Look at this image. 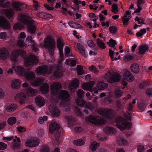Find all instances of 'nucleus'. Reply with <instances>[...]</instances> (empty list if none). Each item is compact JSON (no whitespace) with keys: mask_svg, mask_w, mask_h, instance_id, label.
Here are the masks:
<instances>
[{"mask_svg":"<svg viewBox=\"0 0 152 152\" xmlns=\"http://www.w3.org/2000/svg\"><path fill=\"white\" fill-rule=\"evenodd\" d=\"M64 43L63 39L61 38L58 39L57 41V47L59 50L60 53V59L58 61V64L56 69H54L53 67H50L48 69L46 65L39 66L36 69L35 72L37 75L45 76L46 75H48L51 73L52 71L55 70L53 75L56 78H59L62 75V63L63 60V47Z\"/></svg>","mask_w":152,"mask_h":152,"instance_id":"obj_1","label":"nucleus"},{"mask_svg":"<svg viewBox=\"0 0 152 152\" xmlns=\"http://www.w3.org/2000/svg\"><path fill=\"white\" fill-rule=\"evenodd\" d=\"M19 54L21 57L23 59L24 64L26 67L34 66L39 62L37 58L30 53L28 54L27 57H26V52L20 49H15L12 51L10 56L11 60L14 62L19 61L20 62L22 61L18 60Z\"/></svg>","mask_w":152,"mask_h":152,"instance_id":"obj_2","label":"nucleus"},{"mask_svg":"<svg viewBox=\"0 0 152 152\" xmlns=\"http://www.w3.org/2000/svg\"><path fill=\"white\" fill-rule=\"evenodd\" d=\"M121 75L123 76V79L130 82L133 81L134 79V77L130 72L126 69H123L120 74L117 72L113 74L112 71H109L105 74L104 78L107 81L113 83L119 81L122 78Z\"/></svg>","mask_w":152,"mask_h":152,"instance_id":"obj_3","label":"nucleus"},{"mask_svg":"<svg viewBox=\"0 0 152 152\" xmlns=\"http://www.w3.org/2000/svg\"><path fill=\"white\" fill-rule=\"evenodd\" d=\"M18 20L27 26L29 32L31 34H34L36 27L34 25V21L29 14L21 13L18 15Z\"/></svg>","mask_w":152,"mask_h":152,"instance_id":"obj_4","label":"nucleus"},{"mask_svg":"<svg viewBox=\"0 0 152 152\" xmlns=\"http://www.w3.org/2000/svg\"><path fill=\"white\" fill-rule=\"evenodd\" d=\"M49 131L50 133L54 134L55 141L53 142V145L54 146L58 145L59 143V137L60 136V132L61 129L59 125L57 122H53L49 126Z\"/></svg>","mask_w":152,"mask_h":152,"instance_id":"obj_5","label":"nucleus"},{"mask_svg":"<svg viewBox=\"0 0 152 152\" xmlns=\"http://www.w3.org/2000/svg\"><path fill=\"white\" fill-rule=\"evenodd\" d=\"M41 47L46 48L48 50L49 53L51 56L52 60H49V61L52 62L54 60V57L52 56L53 54L55 42L51 36H48L45 39L44 44H41L40 45Z\"/></svg>","mask_w":152,"mask_h":152,"instance_id":"obj_6","label":"nucleus"},{"mask_svg":"<svg viewBox=\"0 0 152 152\" xmlns=\"http://www.w3.org/2000/svg\"><path fill=\"white\" fill-rule=\"evenodd\" d=\"M115 122L118 128L121 131H123L126 129H129L132 126L131 123L126 122L125 120L121 117H118Z\"/></svg>","mask_w":152,"mask_h":152,"instance_id":"obj_7","label":"nucleus"},{"mask_svg":"<svg viewBox=\"0 0 152 152\" xmlns=\"http://www.w3.org/2000/svg\"><path fill=\"white\" fill-rule=\"evenodd\" d=\"M29 95L25 92H21L17 94L14 97V99L20 104L26 103L29 100Z\"/></svg>","mask_w":152,"mask_h":152,"instance_id":"obj_8","label":"nucleus"},{"mask_svg":"<svg viewBox=\"0 0 152 152\" xmlns=\"http://www.w3.org/2000/svg\"><path fill=\"white\" fill-rule=\"evenodd\" d=\"M86 120L96 126L104 125L106 122L104 119L96 115H90L88 118Z\"/></svg>","mask_w":152,"mask_h":152,"instance_id":"obj_9","label":"nucleus"},{"mask_svg":"<svg viewBox=\"0 0 152 152\" xmlns=\"http://www.w3.org/2000/svg\"><path fill=\"white\" fill-rule=\"evenodd\" d=\"M69 95L67 91L65 90H61L58 94V97L62 100L60 105L61 106H64V108L68 104Z\"/></svg>","mask_w":152,"mask_h":152,"instance_id":"obj_10","label":"nucleus"},{"mask_svg":"<svg viewBox=\"0 0 152 152\" xmlns=\"http://www.w3.org/2000/svg\"><path fill=\"white\" fill-rule=\"evenodd\" d=\"M98 113L99 114L103 115L108 118H112L114 115L113 111L108 108H99L98 110Z\"/></svg>","mask_w":152,"mask_h":152,"instance_id":"obj_11","label":"nucleus"},{"mask_svg":"<svg viewBox=\"0 0 152 152\" xmlns=\"http://www.w3.org/2000/svg\"><path fill=\"white\" fill-rule=\"evenodd\" d=\"M39 144L38 139L36 137H31L26 140L25 145L26 147L32 148L38 146Z\"/></svg>","mask_w":152,"mask_h":152,"instance_id":"obj_12","label":"nucleus"},{"mask_svg":"<svg viewBox=\"0 0 152 152\" xmlns=\"http://www.w3.org/2000/svg\"><path fill=\"white\" fill-rule=\"evenodd\" d=\"M61 84L59 83H53L50 86L51 94L53 96H56L61 89Z\"/></svg>","mask_w":152,"mask_h":152,"instance_id":"obj_13","label":"nucleus"},{"mask_svg":"<svg viewBox=\"0 0 152 152\" xmlns=\"http://www.w3.org/2000/svg\"><path fill=\"white\" fill-rule=\"evenodd\" d=\"M112 94L110 93L109 94L102 93L99 94V97L102 103H110L111 102V99L107 96L110 97L112 96Z\"/></svg>","mask_w":152,"mask_h":152,"instance_id":"obj_14","label":"nucleus"},{"mask_svg":"<svg viewBox=\"0 0 152 152\" xmlns=\"http://www.w3.org/2000/svg\"><path fill=\"white\" fill-rule=\"evenodd\" d=\"M13 69L15 73L21 77H23L26 71L25 69L20 65H16L13 66Z\"/></svg>","mask_w":152,"mask_h":152,"instance_id":"obj_15","label":"nucleus"},{"mask_svg":"<svg viewBox=\"0 0 152 152\" xmlns=\"http://www.w3.org/2000/svg\"><path fill=\"white\" fill-rule=\"evenodd\" d=\"M79 85L78 80L77 79H75L69 84L68 86L69 90L71 92H74L77 88L79 86Z\"/></svg>","mask_w":152,"mask_h":152,"instance_id":"obj_16","label":"nucleus"},{"mask_svg":"<svg viewBox=\"0 0 152 152\" xmlns=\"http://www.w3.org/2000/svg\"><path fill=\"white\" fill-rule=\"evenodd\" d=\"M49 109L50 112L54 116L57 117L59 115L60 111L55 105H50Z\"/></svg>","mask_w":152,"mask_h":152,"instance_id":"obj_17","label":"nucleus"},{"mask_svg":"<svg viewBox=\"0 0 152 152\" xmlns=\"http://www.w3.org/2000/svg\"><path fill=\"white\" fill-rule=\"evenodd\" d=\"M131 12L129 11H126V13L121 18L123 21V25L124 26H127L129 23V21L131 18Z\"/></svg>","mask_w":152,"mask_h":152,"instance_id":"obj_18","label":"nucleus"},{"mask_svg":"<svg viewBox=\"0 0 152 152\" xmlns=\"http://www.w3.org/2000/svg\"><path fill=\"white\" fill-rule=\"evenodd\" d=\"M76 104L78 106L82 107L84 106L85 107L89 109H91L92 106L91 104L86 102L84 100L77 99L75 100Z\"/></svg>","mask_w":152,"mask_h":152,"instance_id":"obj_19","label":"nucleus"},{"mask_svg":"<svg viewBox=\"0 0 152 152\" xmlns=\"http://www.w3.org/2000/svg\"><path fill=\"white\" fill-rule=\"evenodd\" d=\"M95 82L94 81H91L87 83H83L82 88L86 90L92 92V87L94 84Z\"/></svg>","mask_w":152,"mask_h":152,"instance_id":"obj_20","label":"nucleus"},{"mask_svg":"<svg viewBox=\"0 0 152 152\" xmlns=\"http://www.w3.org/2000/svg\"><path fill=\"white\" fill-rule=\"evenodd\" d=\"M10 55L8 50L5 48L0 49V59L5 60L8 58Z\"/></svg>","mask_w":152,"mask_h":152,"instance_id":"obj_21","label":"nucleus"},{"mask_svg":"<svg viewBox=\"0 0 152 152\" xmlns=\"http://www.w3.org/2000/svg\"><path fill=\"white\" fill-rule=\"evenodd\" d=\"M21 84V80L20 79L15 78L11 81L10 86L13 89H17L20 87Z\"/></svg>","mask_w":152,"mask_h":152,"instance_id":"obj_22","label":"nucleus"},{"mask_svg":"<svg viewBox=\"0 0 152 152\" xmlns=\"http://www.w3.org/2000/svg\"><path fill=\"white\" fill-rule=\"evenodd\" d=\"M0 26L3 28L7 29L10 28V25L6 19L0 17Z\"/></svg>","mask_w":152,"mask_h":152,"instance_id":"obj_23","label":"nucleus"},{"mask_svg":"<svg viewBox=\"0 0 152 152\" xmlns=\"http://www.w3.org/2000/svg\"><path fill=\"white\" fill-rule=\"evenodd\" d=\"M104 132L107 135H112L117 133L116 130L113 127L106 126L103 129Z\"/></svg>","mask_w":152,"mask_h":152,"instance_id":"obj_24","label":"nucleus"},{"mask_svg":"<svg viewBox=\"0 0 152 152\" xmlns=\"http://www.w3.org/2000/svg\"><path fill=\"white\" fill-rule=\"evenodd\" d=\"M23 77H24L26 80L31 81L35 78V74L32 71H26Z\"/></svg>","mask_w":152,"mask_h":152,"instance_id":"obj_25","label":"nucleus"},{"mask_svg":"<svg viewBox=\"0 0 152 152\" xmlns=\"http://www.w3.org/2000/svg\"><path fill=\"white\" fill-rule=\"evenodd\" d=\"M0 13L2 15H5L8 18H10L13 15L14 11L12 9L10 10L4 9L0 10Z\"/></svg>","mask_w":152,"mask_h":152,"instance_id":"obj_26","label":"nucleus"},{"mask_svg":"<svg viewBox=\"0 0 152 152\" xmlns=\"http://www.w3.org/2000/svg\"><path fill=\"white\" fill-rule=\"evenodd\" d=\"M23 5L26 4L18 1H14L12 3V6L13 8L17 11H20L21 10V7Z\"/></svg>","mask_w":152,"mask_h":152,"instance_id":"obj_27","label":"nucleus"},{"mask_svg":"<svg viewBox=\"0 0 152 152\" xmlns=\"http://www.w3.org/2000/svg\"><path fill=\"white\" fill-rule=\"evenodd\" d=\"M35 102L38 106L42 107L45 104V100L42 96H38L35 98Z\"/></svg>","mask_w":152,"mask_h":152,"instance_id":"obj_28","label":"nucleus"},{"mask_svg":"<svg viewBox=\"0 0 152 152\" xmlns=\"http://www.w3.org/2000/svg\"><path fill=\"white\" fill-rule=\"evenodd\" d=\"M86 141V137H83L82 138L73 141V143L77 146H80L84 145Z\"/></svg>","mask_w":152,"mask_h":152,"instance_id":"obj_29","label":"nucleus"},{"mask_svg":"<svg viewBox=\"0 0 152 152\" xmlns=\"http://www.w3.org/2000/svg\"><path fill=\"white\" fill-rule=\"evenodd\" d=\"M77 48L78 50L79 53L81 54L84 57H86L88 55L85 52V48L80 44H77Z\"/></svg>","mask_w":152,"mask_h":152,"instance_id":"obj_30","label":"nucleus"},{"mask_svg":"<svg viewBox=\"0 0 152 152\" xmlns=\"http://www.w3.org/2000/svg\"><path fill=\"white\" fill-rule=\"evenodd\" d=\"M44 78L43 77L37 78L35 80H33L31 81V83L34 86H38L42 83L44 81Z\"/></svg>","mask_w":152,"mask_h":152,"instance_id":"obj_31","label":"nucleus"},{"mask_svg":"<svg viewBox=\"0 0 152 152\" xmlns=\"http://www.w3.org/2000/svg\"><path fill=\"white\" fill-rule=\"evenodd\" d=\"M49 90V86L48 83H45L43 84L40 88V91L43 94L48 93Z\"/></svg>","mask_w":152,"mask_h":152,"instance_id":"obj_32","label":"nucleus"},{"mask_svg":"<svg viewBox=\"0 0 152 152\" xmlns=\"http://www.w3.org/2000/svg\"><path fill=\"white\" fill-rule=\"evenodd\" d=\"M29 45L31 46L34 45V41L32 39V37L31 36L28 37L26 38L24 44V45L26 47Z\"/></svg>","mask_w":152,"mask_h":152,"instance_id":"obj_33","label":"nucleus"},{"mask_svg":"<svg viewBox=\"0 0 152 152\" xmlns=\"http://www.w3.org/2000/svg\"><path fill=\"white\" fill-rule=\"evenodd\" d=\"M130 68L131 71L134 73H138L140 71L139 66L137 64H132Z\"/></svg>","mask_w":152,"mask_h":152,"instance_id":"obj_34","label":"nucleus"},{"mask_svg":"<svg viewBox=\"0 0 152 152\" xmlns=\"http://www.w3.org/2000/svg\"><path fill=\"white\" fill-rule=\"evenodd\" d=\"M117 142L120 145H126L127 144L128 142L127 140L121 136H118L117 138Z\"/></svg>","mask_w":152,"mask_h":152,"instance_id":"obj_35","label":"nucleus"},{"mask_svg":"<svg viewBox=\"0 0 152 152\" xmlns=\"http://www.w3.org/2000/svg\"><path fill=\"white\" fill-rule=\"evenodd\" d=\"M148 47L144 44L141 45L139 47V53L140 54L143 55L148 50Z\"/></svg>","mask_w":152,"mask_h":152,"instance_id":"obj_36","label":"nucleus"},{"mask_svg":"<svg viewBox=\"0 0 152 152\" xmlns=\"http://www.w3.org/2000/svg\"><path fill=\"white\" fill-rule=\"evenodd\" d=\"M28 93L27 94L29 95V96L33 97L35 96L37 92V91L36 89L29 88L27 91Z\"/></svg>","mask_w":152,"mask_h":152,"instance_id":"obj_37","label":"nucleus"},{"mask_svg":"<svg viewBox=\"0 0 152 152\" xmlns=\"http://www.w3.org/2000/svg\"><path fill=\"white\" fill-rule=\"evenodd\" d=\"M17 107V105L15 104H12L8 105L6 108L7 112H11L14 111Z\"/></svg>","mask_w":152,"mask_h":152,"instance_id":"obj_38","label":"nucleus"},{"mask_svg":"<svg viewBox=\"0 0 152 152\" xmlns=\"http://www.w3.org/2000/svg\"><path fill=\"white\" fill-rule=\"evenodd\" d=\"M15 137L16 138V140L13 139V141L14 142V143L12 144L11 145V147L14 149H17L19 148L20 144L18 143L15 142L17 140L18 142H20V140L19 137H17L16 136H15Z\"/></svg>","mask_w":152,"mask_h":152,"instance_id":"obj_39","label":"nucleus"},{"mask_svg":"<svg viewBox=\"0 0 152 152\" xmlns=\"http://www.w3.org/2000/svg\"><path fill=\"white\" fill-rule=\"evenodd\" d=\"M123 93L119 88H116L114 91V94L115 98H120L123 95Z\"/></svg>","mask_w":152,"mask_h":152,"instance_id":"obj_40","label":"nucleus"},{"mask_svg":"<svg viewBox=\"0 0 152 152\" xmlns=\"http://www.w3.org/2000/svg\"><path fill=\"white\" fill-rule=\"evenodd\" d=\"M108 86L107 83H105L102 82H99L96 85V87L99 90H103L106 88Z\"/></svg>","mask_w":152,"mask_h":152,"instance_id":"obj_41","label":"nucleus"},{"mask_svg":"<svg viewBox=\"0 0 152 152\" xmlns=\"http://www.w3.org/2000/svg\"><path fill=\"white\" fill-rule=\"evenodd\" d=\"M10 5V3L7 1L6 0H0V6L4 8H8Z\"/></svg>","mask_w":152,"mask_h":152,"instance_id":"obj_42","label":"nucleus"},{"mask_svg":"<svg viewBox=\"0 0 152 152\" xmlns=\"http://www.w3.org/2000/svg\"><path fill=\"white\" fill-rule=\"evenodd\" d=\"M66 120L67 121L68 126H71L73 124V123L75 121V119L72 116H66L65 118Z\"/></svg>","mask_w":152,"mask_h":152,"instance_id":"obj_43","label":"nucleus"},{"mask_svg":"<svg viewBox=\"0 0 152 152\" xmlns=\"http://www.w3.org/2000/svg\"><path fill=\"white\" fill-rule=\"evenodd\" d=\"M96 43L98 46L101 49H104L105 48V44L99 38L96 40Z\"/></svg>","mask_w":152,"mask_h":152,"instance_id":"obj_44","label":"nucleus"},{"mask_svg":"<svg viewBox=\"0 0 152 152\" xmlns=\"http://www.w3.org/2000/svg\"><path fill=\"white\" fill-rule=\"evenodd\" d=\"M99 146V143L96 141H94L91 144L90 147L91 150L92 151H94L96 150Z\"/></svg>","mask_w":152,"mask_h":152,"instance_id":"obj_45","label":"nucleus"},{"mask_svg":"<svg viewBox=\"0 0 152 152\" xmlns=\"http://www.w3.org/2000/svg\"><path fill=\"white\" fill-rule=\"evenodd\" d=\"M69 26L74 28H82V26L79 24L75 23L72 21H70L68 23Z\"/></svg>","mask_w":152,"mask_h":152,"instance_id":"obj_46","label":"nucleus"},{"mask_svg":"<svg viewBox=\"0 0 152 152\" xmlns=\"http://www.w3.org/2000/svg\"><path fill=\"white\" fill-rule=\"evenodd\" d=\"M109 54L111 59L113 61H116L120 58V56H119L117 58L114 57V51L112 50V49H110L109 50Z\"/></svg>","mask_w":152,"mask_h":152,"instance_id":"obj_47","label":"nucleus"},{"mask_svg":"<svg viewBox=\"0 0 152 152\" xmlns=\"http://www.w3.org/2000/svg\"><path fill=\"white\" fill-rule=\"evenodd\" d=\"M145 2L144 0H138L137 6L138 9L135 10L134 12L139 13L140 12L142 9V7H140V5L143 4Z\"/></svg>","mask_w":152,"mask_h":152,"instance_id":"obj_48","label":"nucleus"},{"mask_svg":"<svg viewBox=\"0 0 152 152\" xmlns=\"http://www.w3.org/2000/svg\"><path fill=\"white\" fill-rule=\"evenodd\" d=\"M23 25L21 24L20 23H16L13 26V28L14 30H20L24 28Z\"/></svg>","mask_w":152,"mask_h":152,"instance_id":"obj_49","label":"nucleus"},{"mask_svg":"<svg viewBox=\"0 0 152 152\" xmlns=\"http://www.w3.org/2000/svg\"><path fill=\"white\" fill-rule=\"evenodd\" d=\"M39 151L40 152H49L50 149L47 145H43L39 148Z\"/></svg>","mask_w":152,"mask_h":152,"instance_id":"obj_50","label":"nucleus"},{"mask_svg":"<svg viewBox=\"0 0 152 152\" xmlns=\"http://www.w3.org/2000/svg\"><path fill=\"white\" fill-rule=\"evenodd\" d=\"M37 16L38 17L41 18H45L48 17H50L52 15L49 14H45V13L42 12H39L37 14Z\"/></svg>","mask_w":152,"mask_h":152,"instance_id":"obj_51","label":"nucleus"},{"mask_svg":"<svg viewBox=\"0 0 152 152\" xmlns=\"http://www.w3.org/2000/svg\"><path fill=\"white\" fill-rule=\"evenodd\" d=\"M33 7L34 10H38L40 8V6L38 1L35 0L33 1Z\"/></svg>","mask_w":152,"mask_h":152,"instance_id":"obj_52","label":"nucleus"},{"mask_svg":"<svg viewBox=\"0 0 152 152\" xmlns=\"http://www.w3.org/2000/svg\"><path fill=\"white\" fill-rule=\"evenodd\" d=\"M16 121V119L15 117H12L9 118L7 121L9 124L10 125H12Z\"/></svg>","mask_w":152,"mask_h":152,"instance_id":"obj_53","label":"nucleus"},{"mask_svg":"<svg viewBox=\"0 0 152 152\" xmlns=\"http://www.w3.org/2000/svg\"><path fill=\"white\" fill-rule=\"evenodd\" d=\"M107 44L111 47H114L117 45L115 41L112 39H110L108 42H107Z\"/></svg>","mask_w":152,"mask_h":152,"instance_id":"obj_54","label":"nucleus"},{"mask_svg":"<svg viewBox=\"0 0 152 152\" xmlns=\"http://www.w3.org/2000/svg\"><path fill=\"white\" fill-rule=\"evenodd\" d=\"M45 131L42 129H39L37 130V134L39 137H42L44 136Z\"/></svg>","mask_w":152,"mask_h":152,"instance_id":"obj_55","label":"nucleus"},{"mask_svg":"<svg viewBox=\"0 0 152 152\" xmlns=\"http://www.w3.org/2000/svg\"><path fill=\"white\" fill-rule=\"evenodd\" d=\"M78 96L80 98H82L84 96V93L81 89H79L77 91Z\"/></svg>","mask_w":152,"mask_h":152,"instance_id":"obj_56","label":"nucleus"},{"mask_svg":"<svg viewBox=\"0 0 152 152\" xmlns=\"http://www.w3.org/2000/svg\"><path fill=\"white\" fill-rule=\"evenodd\" d=\"M89 16L91 18L90 19L95 22L98 18V17L96 16L95 14L93 13H90L89 15Z\"/></svg>","mask_w":152,"mask_h":152,"instance_id":"obj_57","label":"nucleus"},{"mask_svg":"<svg viewBox=\"0 0 152 152\" xmlns=\"http://www.w3.org/2000/svg\"><path fill=\"white\" fill-rule=\"evenodd\" d=\"M84 71L82 66L78 65L77 66V74L78 75H80L83 74Z\"/></svg>","mask_w":152,"mask_h":152,"instance_id":"obj_58","label":"nucleus"},{"mask_svg":"<svg viewBox=\"0 0 152 152\" xmlns=\"http://www.w3.org/2000/svg\"><path fill=\"white\" fill-rule=\"evenodd\" d=\"M112 11L115 14H117L118 12V8L116 4H114L112 6Z\"/></svg>","mask_w":152,"mask_h":152,"instance_id":"obj_59","label":"nucleus"},{"mask_svg":"<svg viewBox=\"0 0 152 152\" xmlns=\"http://www.w3.org/2000/svg\"><path fill=\"white\" fill-rule=\"evenodd\" d=\"M88 44V46L92 49H94L96 47L95 45L94 44L93 42L91 40H89L87 41Z\"/></svg>","mask_w":152,"mask_h":152,"instance_id":"obj_60","label":"nucleus"},{"mask_svg":"<svg viewBox=\"0 0 152 152\" xmlns=\"http://www.w3.org/2000/svg\"><path fill=\"white\" fill-rule=\"evenodd\" d=\"M47 117L46 116H44L43 117H40L39 118L38 122L41 124H43L44 121H47Z\"/></svg>","mask_w":152,"mask_h":152,"instance_id":"obj_61","label":"nucleus"},{"mask_svg":"<svg viewBox=\"0 0 152 152\" xmlns=\"http://www.w3.org/2000/svg\"><path fill=\"white\" fill-rule=\"evenodd\" d=\"M134 57L130 55H127L124 58V60L126 61H130L134 59Z\"/></svg>","mask_w":152,"mask_h":152,"instance_id":"obj_62","label":"nucleus"},{"mask_svg":"<svg viewBox=\"0 0 152 152\" xmlns=\"http://www.w3.org/2000/svg\"><path fill=\"white\" fill-rule=\"evenodd\" d=\"M90 70L94 73H96L98 72L96 67L94 65H91L89 67Z\"/></svg>","mask_w":152,"mask_h":152,"instance_id":"obj_63","label":"nucleus"},{"mask_svg":"<svg viewBox=\"0 0 152 152\" xmlns=\"http://www.w3.org/2000/svg\"><path fill=\"white\" fill-rule=\"evenodd\" d=\"M7 35L5 32H2L0 33V39L4 40L6 39Z\"/></svg>","mask_w":152,"mask_h":152,"instance_id":"obj_64","label":"nucleus"}]
</instances>
